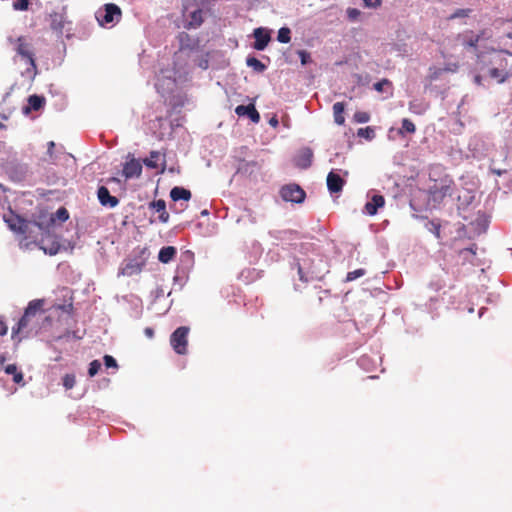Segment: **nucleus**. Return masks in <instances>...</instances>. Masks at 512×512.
<instances>
[{"label": "nucleus", "instance_id": "60", "mask_svg": "<svg viewBox=\"0 0 512 512\" xmlns=\"http://www.w3.org/2000/svg\"><path fill=\"white\" fill-rule=\"evenodd\" d=\"M505 37L512 39V32H508L505 34Z\"/></svg>", "mask_w": 512, "mask_h": 512}, {"label": "nucleus", "instance_id": "11", "mask_svg": "<svg viewBox=\"0 0 512 512\" xmlns=\"http://www.w3.org/2000/svg\"><path fill=\"white\" fill-rule=\"evenodd\" d=\"M46 99L43 95L32 94L27 98V103L22 107V114L30 115L31 112H38L44 109Z\"/></svg>", "mask_w": 512, "mask_h": 512}, {"label": "nucleus", "instance_id": "24", "mask_svg": "<svg viewBox=\"0 0 512 512\" xmlns=\"http://www.w3.org/2000/svg\"><path fill=\"white\" fill-rule=\"evenodd\" d=\"M150 207L155 211L159 213V220L162 223H166L169 220V213L166 211V203L164 200L159 199L156 201H153L150 204Z\"/></svg>", "mask_w": 512, "mask_h": 512}, {"label": "nucleus", "instance_id": "45", "mask_svg": "<svg viewBox=\"0 0 512 512\" xmlns=\"http://www.w3.org/2000/svg\"><path fill=\"white\" fill-rule=\"evenodd\" d=\"M101 368V363L98 360H93L89 364L88 374L90 377L95 376Z\"/></svg>", "mask_w": 512, "mask_h": 512}, {"label": "nucleus", "instance_id": "19", "mask_svg": "<svg viewBox=\"0 0 512 512\" xmlns=\"http://www.w3.org/2000/svg\"><path fill=\"white\" fill-rule=\"evenodd\" d=\"M490 78L495 79L497 83L503 84L512 77V69L499 70L497 67H486Z\"/></svg>", "mask_w": 512, "mask_h": 512}, {"label": "nucleus", "instance_id": "3", "mask_svg": "<svg viewBox=\"0 0 512 512\" xmlns=\"http://www.w3.org/2000/svg\"><path fill=\"white\" fill-rule=\"evenodd\" d=\"M122 17L121 8L115 3H105L95 12V18L100 27L112 28L117 25Z\"/></svg>", "mask_w": 512, "mask_h": 512}, {"label": "nucleus", "instance_id": "30", "mask_svg": "<svg viewBox=\"0 0 512 512\" xmlns=\"http://www.w3.org/2000/svg\"><path fill=\"white\" fill-rule=\"evenodd\" d=\"M32 316L24 312L23 316L18 321L17 325L12 328V338L15 339L18 334L23 333L29 326Z\"/></svg>", "mask_w": 512, "mask_h": 512}, {"label": "nucleus", "instance_id": "49", "mask_svg": "<svg viewBox=\"0 0 512 512\" xmlns=\"http://www.w3.org/2000/svg\"><path fill=\"white\" fill-rule=\"evenodd\" d=\"M268 124L273 127V128H277L278 124H279V119L277 117L276 114H272L269 116L268 118Z\"/></svg>", "mask_w": 512, "mask_h": 512}, {"label": "nucleus", "instance_id": "16", "mask_svg": "<svg viewBox=\"0 0 512 512\" xmlns=\"http://www.w3.org/2000/svg\"><path fill=\"white\" fill-rule=\"evenodd\" d=\"M235 113L239 117H247L252 123L257 124L260 121V114L253 105H238Z\"/></svg>", "mask_w": 512, "mask_h": 512}, {"label": "nucleus", "instance_id": "43", "mask_svg": "<svg viewBox=\"0 0 512 512\" xmlns=\"http://www.w3.org/2000/svg\"><path fill=\"white\" fill-rule=\"evenodd\" d=\"M476 38L478 39V42L482 40H488L492 37V31L491 29H482L477 33H474Z\"/></svg>", "mask_w": 512, "mask_h": 512}, {"label": "nucleus", "instance_id": "26", "mask_svg": "<svg viewBox=\"0 0 512 512\" xmlns=\"http://www.w3.org/2000/svg\"><path fill=\"white\" fill-rule=\"evenodd\" d=\"M69 218V213L66 208L60 207L55 214H51L46 223H44L45 231L55 223V220L58 219L61 222H65Z\"/></svg>", "mask_w": 512, "mask_h": 512}, {"label": "nucleus", "instance_id": "36", "mask_svg": "<svg viewBox=\"0 0 512 512\" xmlns=\"http://www.w3.org/2000/svg\"><path fill=\"white\" fill-rule=\"evenodd\" d=\"M352 135L353 137L357 136L359 138V142L362 143L363 140H373L375 138V130H357V133H353Z\"/></svg>", "mask_w": 512, "mask_h": 512}, {"label": "nucleus", "instance_id": "18", "mask_svg": "<svg viewBox=\"0 0 512 512\" xmlns=\"http://www.w3.org/2000/svg\"><path fill=\"white\" fill-rule=\"evenodd\" d=\"M3 220L8 226V228L16 234L18 230L21 229V225H23V217L14 213L13 211H9L3 215Z\"/></svg>", "mask_w": 512, "mask_h": 512}, {"label": "nucleus", "instance_id": "12", "mask_svg": "<svg viewBox=\"0 0 512 512\" xmlns=\"http://www.w3.org/2000/svg\"><path fill=\"white\" fill-rule=\"evenodd\" d=\"M457 40L467 50H472L474 52L478 50L479 42L472 30H466L463 33L458 34Z\"/></svg>", "mask_w": 512, "mask_h": 512}, {"label": "nucleus", "instance_id": "39", "mask_svg": "<svg viewBox=\"0 0 512 512\" xmlns=\"http://www.w3.org/2000/svg\"><path fill=\"white\" fill-rule=\"evenodd\" d=\"M30 0H15L12 4L16 11H26L29 8Z\"/></svg>", "mask_w": 512, "mask_h": 512}, {"label": "nucleus", "instance_id": "17", "mask_svg": "<svg viewBox=\"0 0 512 512\" xmlns=\"http://www.w3.org/2000/svg\"><path fill=\"white\" fill-rule=\"evenodd\" d=\"M142 173V164L139 160L132 158L130 161H127L123 166V175L125 178H134L139 177Z\"/></svg>", "mask_w": 512, "mask_h": 512}, {"label": "nucleus", "instance_id": "21", "mask_svg": "<svg viewBox=\"0 0 512 512\" xmlns=\"http://www.w3.org/2000/svg\"><path fill=\"white\" fill-rule=\"evenodd\" d=\"M204 22L203 10L197 8L189 13V20L185 23L184 27L188 30L199 28Z\"/></svg>", "mask_w": 512, "mask_h": 512}, {"label": "nucleus", "instance_id": "32", "mask_svg": "<svg viewBox=\"0 0 512 512\" xmlns=\"http://www.w3.org/2000/svg\"><path fill=\"white\" fill-rule=\"evenodd\" d=\"M176 248L173 246H165L161 248L158 254V259L162 263H169L176 255Z\"/></svg>", "mask_w": 512, "mask_h": 512}, {"label": "nucleus", "instance_id": "33", "mask_svg": "<svg viewBox=\"0 0 512 512\" xmlns=\"http://www.w3.org/2000/svg\"><path fill=\"white\" fill-rule=\"evenodd\" d=\"M43 300H32L29 302L28 306L25 309V313L30 316L35 317L36 313L42 309Z\"/></svg>", "mask_w": 512, "mask_h": 512}, {"label": "nucleus", "instance_id": "5", "mask_svg": "<svg viewBox=\"0 0 512 512\" xmlns=\"http://www.w3.org/2000/svg\"><path fill=\"white\" fill-rule=\"evenodd\" d=\"M432 176L433 173H430L433 184L429 187V197L433 203L440 204L447 196H451L454 182L448 175L439 179H434Z\"/></svg>", "mask_w": 512, "mask_h": 512}, {"label": "nucleus", "instance_id": "37", "mask_svg": "<svg viewBox=\"0 0 512 512\" xmlns=\"http://www.w3.org/2000/svg\"><path fill=\"white\" fill-rule=\"evenodd\" d=\"M370 114L365 111H356L353 115V121L357 124H365L369 122Z\"/></svg>", "mask_w": 512, "mask_h": 512}, {"label": "nucleus", "instance_id": "53", "mask_svg": "<svg viewBox=\"0 0 512 512\" xmlns=\"http://www.w3.org/2000/svg\"><path fill=\"white\" fill-rule=\"evenodd\" d=\"M13 381L17 384L21 383L23 381V374L22 372H17L13 375Z\"/></svg>", "mask_w": 512, "mask_h": 512}, {"label": "nucleus", "instance_id": "29", "mask_svg": "<svg viewBox=\"0 0 512 512\" xmlns=\"http://www.w3.org/2000/svg\"><path fill=\"white\" fill-rule=\"evenodd\" d=\"M170 197L175 202L179 200L188 201L191 198V192L183 187L175 186L170 191Z\"/></svg>", "mask_w": 512, "mask_h": 512}, {"label": "nucleus", "instance_id": "10", "mask_svg": "<svg viewBox=\"0 0 512 512\" xmlns=\"http://www.w3.org/2000/svg\"><path fill=\"white\" fill-rule=\"evenodd\" d=\"M253 37L255 41L252 44L253 49L257 51H264L269 42L271 41V35L269 29L265 27H257L253 30Z\"/></svg>", "mask_w": 512, "mask_h": 512}, {"label": "nucleus", "instance_id": "38", "mask_svg": "<svg viewBox=\"0 0 512 512\" xmlns=\"http://www.w3.org/2000/svg\"><path fill=\"white\" fill-rule=\"evenodd\" d=\"M297 55L299 56L301 65L303 67L307 66L312 62L311 53L305 49L297 50Z\"/></svg>", "mask_w": 512, "mask_h": 512}, {"label": "nucleus", "instance_id": "59", "mask_svg": "<svg viewBox=\"0 0 512 512\" xmlns=\"http://www.w3.org/2000/svg\"><path fill=\"white\" fill-rule=\"evenodd\" d=\"M57 252H58V249H57V248H55V249L50 248V250H49V254H50V255H54V254H56Z\"/></svg>", "mask_w": 512, "mask_h": 512}, {"label": "nucleus", "instance_id": "7", "mask_svg": "<svg viewBox=\"0 0 512 512\" xmlns=\"http://www.w3.org/2000/svg\"><path fill=\"white\" fill-rule=\"evenodd\" d=\"M189 328L185 326L178 327L170 337V344L174 351L179 355L187 353Z\"/></svg>", "mask_w": 512, "mask_h": 512}, {"label": "nucleus", "instance_id": "58", "mask_svg": "<svg viewBox=\"0 0 512 512\" xmlns=\"http://www.w3.org/2000/svg\"><path fill=\"white\" fill-rule=\"evenodd\" d=\"M55 143L53 141H50L48 143V153L52 154V149L54 148Z\"/></svg>", "mask_w": 512, "mask_h": 512}, {"label": "nucleus", "instance_id": "4", "mask_svg": "<svg viewBox=\"0 0 512 512\" xmlns=\"http://www.w3.org/2000/svg\"><path fill=\"white\" fill-rule=\"evenodd\" d=\"M67 5L61 7L60 11H54L50 14L51 29L57 33L58 36L65 35L66 39L73 37V23L67 16Z\"/></svg>", "mask_w": 512, "mask_h": 512}, {"label": "nucleus", "instance_id": "20", "mask_svg": "<svg viewBox=\"0 0 512 512\" xmlns=\"http://www.w3.org/2000/svg\"><path fill=\"white\" fill-rule=\"evenodd\" d=\"M343 186L344 180L342 179V177L333 171L329 172V174L327 175L328 190L331 193H339L340 191H342Z\"/></svg>", "mask_w": 512, "mask_h": 512}, {"label": "nucleus", "instance_id": "1", "mask_svg": "<svg viewBox=\"0 0 512 512\" xmlns=\"http://www.w3.org/2000/svg\"><path fill=\"white\" fill-rule=\"evenodd\" d=\"M171 109L168 111L166 117L156 116L155 120L158 121V128H183L185 123L184 116L181 115V109L193 107V102L184 93H176L171 95L169 99Z\"/></svg>", "mask_w": 512, "mask_h": 512}, {"label": "nucleus", "instance_id": "47", "mask_svg": "<svg viewBox=\"0 0 512 512\" xmlns=\"http://www.w3.org/2000/svg\"><path fill=\"white\" fill-rule=\"evenodd\" d=\"M383 0H362L363 7L377 9L382 5Z\"/></svg>", "mask_w": 512, "mask_h": 512}, {"label": "nucleus", "instance_id": "40", "mask_svg": "<svg viewBox=\"0 0 512 512\" xmlns=\"http://www.w3.org/2000/svg\"><path fill=\"white\" fill-rule=\"evenodd\" d=\"M76 383L75 375L74 374H65L63 377V386L69 390L74 387Z\"/></svg>", "mask_w": 512, "mask_h": 512}, {"label": "nucleus", "instance_id": "14", "mask_svg": "<svg viewBox=\"0 0 512 512\" xmlns=\"http://www.w3.org/2000/svg\"><path fill=\"white\" fill-rule=\"evenodd\" d=\"M97 196L100 204L105 207L114 208L119 204V199L112 196L105 186H100L97 191Z\"/></svg>", "mask_w": 512, "mask_h": 512}, {"label": "nucleus", "instance_id": "64", "mask_svg": "<svg viewBox=\"0 0 512 512\" xmlns=\"http://www.w3.org/2000/svg\"><path fill=\"white\" fill-rule=\"evenodd\" d=\"M395 137H396L395 135H392V134L389 135L390 139H395Z\"/></svg>", "mask_w": 512, "mask_h": 512}, {"label": "nucleus", "instance_id": "6", "mask_svg": "<svg viewBox=\"0 0 512 512\" xmlns=\"http://www.w3.org/2000/svg\"><path fill=\"white\" fill-rule=\"evenodd\" d=\"M36 230L45 231L44 222L31 221L23 218V225H21V229L18 230L15 235L21 243L27 246L30 243H36L38 236Z\"/></svg>", "mask_w": 512, "mask_h": 512}, {"label": "nucleus", "instance_id": "56", "mask_svg": "<svg viewBox=\"0 0 512 512\" xmlns=\"http://www.w3.org/2000/svg\"><path fill=\"white\" fill-rule=\"evenodd\" d=\"M482 82H483V76H481L480 74H477L474 76V83L477 84V85H482Z\"/></svg>", "mask_w": 512, "mask_h": 512}, {"label": "nucleus", "instance_id": "52", "mask_svg": "<svg viewBox=\"0 0 512 512\" xmlns=\"http://www.w3.org/2000/svg\"><path fill=\"white\" fill-rule=\"evenodd\" d=\"M7 331H8L7 324L5 323V321L0 319V336L6 335Z\"/></svg>", "mask_w": 512, "mask_h": 512}, {"label": "nucleus", "instance_id": "9", "mask_svg": "<svg viewBox=\"0 0 512 512\" xmlns=\"http://www.w3.org/2000/svg\"><path fill=\"white\" fill-rule=\"evenodd\" d=\"M18 45L16 47V52L23 58L27 59V62L30 67H28L25 71L26 75H30L31 79H34L37 74V65L34 58V53L27 48V45L23 42V38L19 37L17 39Z\"/></svg>", "mask_w": 512, "mask_h": 512}, {"label": "nucleus", "instance_id": "57", "mask_svg": "<svg viewBox=\"0 0 512 512\" xmlns=\"http://www.w3.org/2000/svg\"><path fill=\"white\" fill-rule=\"evenodd\" d=\"M8 117H9V116H8L7 114H5V113H0V118H1L2 120H7V119H8ZM0 128H7V127H6V126H5V125L0 121Z\"/></svg>", "mask_w": 512, "mask_h": 512}, {"label": "nucleus", "instance_id": "55", "mask_svg": "<svg viewBox=\"0 0 512 512\" xmlns=\"http://www.w3.org/2000/svg\"><path fill=\"white\" fill-rule=\"evenodd\" d=\"M144 333L148 338H152L154 336V330L151 327H146L144 329Z\"/></svg>", "mask_w": 512, "mask_h": 512}, {"label": "nucleus", "instance_id": "34", "mask_svg": "<svg viewBox=\"0 0 512 512\" xmlns=\"http://www.w3.org/2000/svg\"><path fill=\"white\" fill-rule=\"evenodd\" d=\"M277 41L282 44H287L291 41V29L287 26H283L278 30Z\"/></svg>", "mask_w": 512, "mask_h": 512}, {"label": "nucleus", "instance_id": "42", "mask_svg": "<svg viewBox=\"0 0 512 512\" xmlns=\"http://www.w3.org/2000/svg\"><path fill=\"white\" fill-rule=\"evenodd\" d=\"M346 14L350 21L355 22L361 16V11L357 8H348Z\"/></svg>", "mask_w": 512, "mask_h": 512}, {"label": "nucleus", "instance_id": "63", "mask_svg": "<svg viewBox=\"0 0 512 512\" xmlns=\"http://www.w3.org/2000/svg\"><path fill=\"white\" fill-rule=\"evenodd\" d=\"M264 59H266L268 62H270V58L268 56H263Z\"/></svg>", "mask_w": 512, "mask_h": 512}, {"label": "nucleus", "instance_id": "15", "mask_svg": "<svg viewBox=\"0 0 512 512\" xmlns=\"http://www.w3.org/2000/svg\"><path fill=\"white\" fill-rule=\"evenodd\" d=\"M178 39L181 50L188 49L190 51H197L199 49V39L197 37L191 36L187 32H180Z\"/></svg>", "mask_w": 512, "mask_h": 512}, {"label": "nucleus", "instance_id": "54", "mask_svg": "<svg viewBox=\"0 0 512 512\" xmlns=\"http://www.w3.org/2000/svg\"><path fill=\"white\" fill-rule=\"evenodd\" d=\"M415 130H390L391 133L396 132L397 135L404 137L405 133H413Z\"/></svg>", "mask_w": 512, "mask_h": 512}, {"label": "nucleus", "instance_id": "46", "mask_svg": "<svg viewBox=\"0 0 512 512\" xmlns=\"http://www.w3.org/2000/svg\"><path fill=\"white\" fill-rule=\"evenodd\" d=\"M364 274H365L364 269H356L354 271H350L347 273L346 281H348V282L353 281V280L363 276Z\"/></svg>", "mask_w": 512, "mask_h": 512}, {"label": "nucleus", "instance_id": "22", "mask_svg": "<svg viewBox=\"0 0 512 512\" xmlns=\"http://www.w3.org/2000/svg\"><path fill=\"white\" fill-rule=\"evenodd\" d=\"M385 204V199L382 195H374L371 198V201L365 204V212L368 215H375L377 213L378 208L383 207Z\"/></svg>", "mask_w": 512, "mask_h": 512}, {"label": "nucleus", "instance_id": "25", "mask_svg": "<svg viewBox=\"0 0 512 512\" xmlns=\"http://www.w3.org/2000/svg\"><path fill=\"white\" fill-rule=\"evenodd\" d=\"M372 89L377 91L378 93H385L388 96H391L393 94V84L387 78H382L376 83H374Z\"/></svg>", "mask_w": 512, "mask_h": 512}, {"label": "nucleus", "instance_id": "8", "mask_svg": "<svg viewBox=\"0 0 512 512\" xmlns=\"http://www.w3.org/2000/svg\"><path fill=\"white\" fill-rule=\"evenodd\" d=\"M280 196L286 202L302 203L305 200L306 192L298 184L291 183L280 189Z\"/></svg>", "mask_w": 512, "mask_h": 512}, {"label": "nucleus", "instance_id": "2", "mask_svg": "<svg viewBox=\"0 0 512 512\" xmlns=\"http://www.w3.org/2000/svg\"><path fill=\"white\" fill-rule=\"evenodd\" d=\"M506 55L512 56V52L506 49H494L483 51L477 54L478 64L481 69L485 67H497L499 70H505L508 67Z\"/></svg>", "mask_w": 512, "mask_h": 512}, {"label": "nucleus", "instance_id": "35", "mask_svg": "<svg viewBox=\"0 0 512 512\" xmlns=\"http://www.w3.org/2000/svg\"><path fill=\"white\" fill-rule=\"evenodd\" d=\"M193 63L202 70H207L209 68V52L196 56Z\"/></svg>", "mask_w": 512, "mask_h": 512}, {"label": "nucleus", "instance_id": "44", "mask_svg": "<svg viewBox=\"0 0 512 512\" xmlns=\"http://www.w3.org/2000/svg\"><path fill=\"white\" fill-rule=\"evenodd\" d=\"M355 78H356V83L359 86H367V85H369L370 79H371L369 74H365V75L355 74Z\"/></svg>", "mask_w": 512, "mask_h": 512}, {"label": "nucleus", "instance_id": "27", "mask_svg": "<svg viewBox=\"0 0 512 512\" xmlns=\"http://www.w3.org/2000/svg\"><path fill=\"white\" fill-rule=\"evenodd\" d=\"M246 65L252 68L256 73H263L267 70L268 66L260 61L255 55L249 54L246 57Z\"/></svg>", "mask_w": 512, "mask_h": 512}, {"label": "nucleus", "instance_id": "23", "mask_svg": "<svg viewBox=\"0 0 512 512\" xmlns=\"http://www.w3.org/2000/svg\"><path fill=\"white\" fill-rule=\"evenodd\" d=\"M144 267L143 262H138L135 260H131L125 264V266L121 269V273L125 276H133L139 274Z\"/></svg>", "mask_w": 512, "mask_h": 512}, {"label": "nucleus", "instance_id": "62", "mask_svg": "<svg viewBox=\"0 0 512 512\" xmlns=\"http://www.w3.org/2000/svg\"><path fill=\"white\" fill-rule=\"evenodd\" d=\"M201 214H202V215H207V214H208V212H207V210H204V211H202V212H201Z\"/></svg>", "mask_w": 512, "mask_h": 512}, {"label": "nucleus", "instance_id": "50", "mask_svg": "<svg viewBox=\"0 0 512 512\" xmlns=\"http://www.w3.org/2000/svg\"><path fill=\"white\" fill-rule=\"evenodd\" d=\"M5 372L9 375H14L18 372L17 366L15 364H9L5 367Z\"/></svg>", "mask_w": 512, "mask_h": 512}, {"label": "nucleus", "instance_id": "48", "mask_svg": "<svg viewBox=\"0 0 512 512\" xmlns=\"http://www.w3.org/2000/svg\"><path fill=\"white\" fill-rule=\"evenodd\" d=\"M104 364L107 368H118L116 360L110 355L104 356Z\"/></svg>", "mask_w": 512, "mask_h": 512}, {"label": "nucleus", "instance_id": "41", "mask_svg": "<svg viewBox=\"0 0 512 512\" xmlns=\"http://www.w3.org/2000/svg\"><path fill=\"white\" fill-rule=\"evenodd\" d=\"M157 157H158V152L153 151V152H151V154H150V157H149V158H145V159H144L143 163H144L147 167H149V168H157V167H158V164H157V162H156V160H155V158H157Z\"/></svg>", "mask_w": 512, "mask_h": 512}, {"label": "nucleus", "instance_id": "28", "mask_svg": "<svg viewBox=\"0 0 512 512\" xmlns=\"http://www.w3.org/2000/svg\"><path fill=\"white\" fill-rule=\"evenodd\" d=\"M345 103L336 102L333 105L334 122L336 125L341 126L345 123Z\"/></svg>", "mask_w": 512, "mask_h": 512}, {"label": "nucleus", "instance_id": "13", "mask_svg": "<svg viewBox=\"0 0 512 512\" xmlns=\"http://www.w3.org/2000/svg\"><path fill=\"white\" fill-rule=\"evenodd\" d=\"M313 151L308 148H302L299 150L297 155L294 158V164L296 167L301 169H307L312 164Z\"/></svg>", "mask_w": 512, "mask_h": 512}, {"label": "nucleus", "instance_id": "51", "mask_svg": "<svg viewBox=\"0 0 512 512\" xmlns=\"http://www.w3.org/2000/svg\"><path fill=\"white\" fill-rule=\"evenodd\" d=\"M401 128H416V127L410 119L403 118L402 123H401Z\"/></svg>", "mask_w": 512, "mask_h": 512}, {"label": "nucleus", "instance_id": "61", "mask_svg": "<svg viewBox=\"0 0 512 512\" xmlns=\"http://www.w3.org/2000/svg\"><path fill=\"white\" fill-rule=\"evenodd\" d=\"M493 172H494L495 174H497V175H501V174H502V171H500V170H493Z\"/></svg>", "mask_w": 512, "mask_h": 512}, {"label": "nucleus", "instance_id": "31", "mask_svg": "<svg viewBox=\"0 0 512 512\" xmlns=\"http://www.w3.org/2000/svg\"><path fill=\"white\" fill-rule=\"evenodd\" d=\"M472 12H473V10L470 8H458V9L454 10L450 15H448L446 17V19L448 21H453V20H457V19L465 20L466 18L470 17ZM461 23L466 24L465 21H462Z\"/></svg>", "mask_w": 512, "mask_h": 512}]
</instances>
